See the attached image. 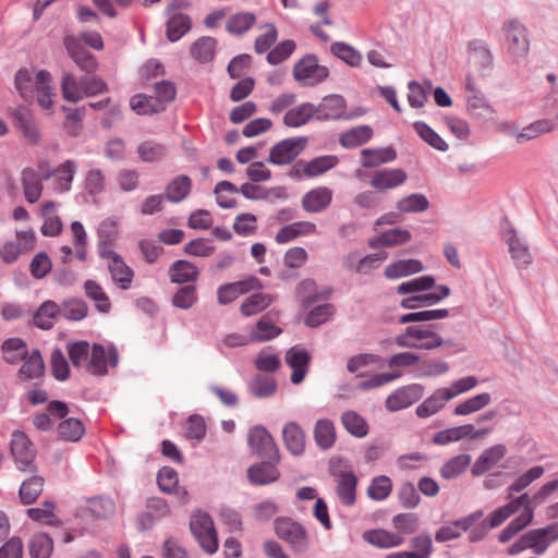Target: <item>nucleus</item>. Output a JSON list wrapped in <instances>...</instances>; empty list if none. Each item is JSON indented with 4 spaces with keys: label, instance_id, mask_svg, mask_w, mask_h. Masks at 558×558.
<instances>
[{
    "label": "nucleus",
    "instance_id": "obj_32",
    "mask_svg": "<svg viewBox=\"0 0 558 558\" xmlns=\"http://www.w3.org/2000/svg\"><path fill=\"white\" fill-rule=\"evenodd\" d=\"M171 282L182 284L186 282H195L198 279V268L189 260H175L168 270Z\"/></svg>",
    "mask_w": 558,
    "mask_h": 558
},
{
    "label": "nucleus",
    "instance_id": "obj_7",
    "mask_svg": "<svg viewBox=\"0 0 558 558\" xmlns=\"http://www.w3.org/2000/svg\"><path fill=\"white\" fill-rule=\"evenodd\" d=\"M247 441L251 450L258 457L279 462V450L274 438L264 426L256 425L252 427L247 434Z\"/></svg>",
    "mask_w": 558,
    "mask_h": 558
},
{
    "label": "nucleus",
    "instance_id": "obj_23",
    "mask_svg": "<svg viewBox=\"0 0 558 558\" xmlns=\"http://www.w3.org/2000/svg\"><path fill=\"white\" fill-rule=\"evenodd\" d=\"M35 93L37 95V102L43 109L51 110L53 108L56 93L52 86L51 74L48 71L40 70L37 72L34 87Z\"/></svg>",
    "mask_w": 558,
    "mask_h": 558
},
{
    "label": "nucleus",
    "instance_id": "obj_12",
    "mask_svg": "<svg viewBox=\"0 0 558 558\" xmlns=\"http://www.w3.org/2000/svg\"><path fill=\"white\" fill-rule=\"evenodd\" d=\"M306 143L305 137L282 140L270 149L268 161L274 165H287L304 150Z\"/></svg>",
    "mask_w": 558,
    "mask_h": 558
},
{
    "label": "nucleus",
    "instance_id": "obj_61",
    "mask_svg": "<svg viewBox=\"0 0 558 558\" xmlns=\"http://www.w3.org/2000/svg\"><path fill=\"white\" fill-rule=\"evenodd\" d=\"M429 207V202L424 194L413 193L398 201L396 208L402 214L423 213Z\"/></svg>",
    "mask_w": 558,
    "mask_h": 558
},
{
    "label": "nucleus",
    "instance_id": "obj_3",
    "mask_svg": "<svg viewBox=\"0 0 558 558\" xmlns=\"http://www.w3.org/2000/svg\"><path fill=\"white\" fill-rule=\"evenodd\" d=\"M190 529L199 546L208 554L218 549V538L210 515L204 511H196L190 520Z\"/></svg>",
    "mask_w": 558,
    "mask_h": 558
},
{
    "label": "nucleus",
    "instance_id": "obj_43",
    "mask_svg": "<svg viewBox=\"0 0 558 558\" xmlns=\"http://www.w3.org/2000/svg\"><path fill=\"white\" fill-rule=\"evenodd\" d=\"M86 296L95 304L99 313L107 314L111 310V302L102 287L95 280L88 279L84 282Z\"/></svg>",
    "mask_w": 558,
    "mask_h": 558
},
{
    "label": "nucleus",
    "instance_id": "obj_22",
    "mask_svg": "<svg viewBox=\"0 0 558 558\" xmlns=\"http://www.w3.org/2000/svg\"><path fill=\"white\" fill-rule=\"evenodd\" d=\"M407 179V172L400 168L383 169L374 173L371 186L378 192H385L402 185Z\"/></svg>",
    "mask_w": 558,
    "mask_h": 558
},
{
    "label": "nucleus",
    "instance_id": "obj_38",
    "mask_svg": "<svg viewBox=\"0 0 558 558\" xmlns=\"http://www.w3.org/2000/svg\"><path fill=\"white\" fill-rule=\"evenodd\" d=\"M247 390L255 398H269L277 391V381L272 376L256 374L248 380Z\"/></svg>",
    "mask_w": 558,
    "mask_h": 558
},
{
    "label": "nucleus",
    "instance_id": "obj_19",
    "mask_svg": "<svg viewBox=\"0 0 558 558\" xmlns=\"http://www.w3.org/2000/svg\"><path fill=\"white\" fill-rule=\"evenodd\" d=\"M507 454L504 444H496L483 450L471 468L473 476H481L494 469Z\"/></svg>",
    "mask_w": 558,
    "mask_h": 558
},
{
    "label": "nucleus",
    "instance_id": "obj_52",
    "mask_svg": "<svg viewBox=\"0 0 558 558\" xmlns=\"http://www.w3.org/2000/svg\"><path fill=\"white\" fill-rule=\"evenodd\" d=\"M313 118L315 119L314 105L311 102H304L288 110L283 117V122L287 126L299 128L307 123Z\"/></svg>",
    "mask_w": 558,
    "mask_h": 558
},
{
    "label": "nucleus",
    "instance_id": "obj_54",
    "mask_svg": "<svg viewBox=\"0 0 558 558\" xmlns=\"http://www.w3.org/2000/svg\"><path fill=\"white\" fill-rule=\"evenodd\" d=\"M341 424L344 429L356 438H363L368 434V424L365 418L355 411H345L341 415Z\"/></svg>",
    "mask_w": 558,
    "mask_h": 558
},
{
    "label": "nucleus",
    "instance_id": "obj_41",
    "mask_svg": "<svg viewBox=\"0 0 558 558\" xmlns=\"http://www.w3.org/2000/svg\"><path fill=\"white\" fill-rule=\"evenodd\" d=\"M466 111L472 117L486 118L496 113L495 108L490 105L488 99L482 92H474L466 94Z\"/></svg>",
    "mask_w": 558,
    "mask_h": 558
},
{
    "label": "nucleus",
    "instance_id": "obj_4",
    "mask_svg": "<svg viewBox=\"0 0 558 558\" xmlns=\"http://www.w3.org/2000/svg\"><path fill=\"white\" fill-rule=\"evenodd\" d=\"M342 460H331L329 472L336 478V493L344 506H353L356 500L357 476L347 469H341Z\"/></svg>",
    "mask_w": 558,
    "mask_h": 558
},
{
    "label": "nucleus",
    "instance_id": "obj_20",
    "mask_svg": "<svg viewBox=\"0 0 558 558\" xmlns=\"http://www.w3.org/2000/svg\"><path fill=\"white\" fill-rule=\"evenodd\" d=\"M311 356L306 350L299 345L290 348L286 353V363L292 368L291 381L301 384L308 371Z\"/></svg>",
    "mask_w": 558,
    "mask_h": 558
},
{
    "label": "nucleus",
    "instance_id": "obj_36",
    "mask_svg": "<svg viewBox=\"0 0 558 558\" xmlns=\"http://www.w3.org/2000/svg\"><path fill=\"white\" fill-rule=\"evenodd\" d=\"M363 539L378 548H392L403 543L401 535L381 529L365 531Z\"/></svg>",
    "mask_w": 558,
    "mask_h": 558
},
{
    "label": "nucleus",
    "instance_id": "obj_46",
    "mask_svg": "<svg viewBox=\"0 0 558 558\" xmlns=\"http://www.w3.org/2000/svg\"><path fill=\"white\" fill-rule=\"evenodd\" d=\"M545 469L542 465H534L519 475L508 487L507 497L512 499L514 494L523 492L533 482L537 481L544 475Z\"/></svg>",
    "mask_w": 558,
    "mask_h": 558
},
{
    "label": "nucleus",
    "instance_id": "obj_14",
    "mask_svg": "<svg viewBox=\"0 0 558 558\" xmlns=\"http://www.w3.org/2000/svg\"><path fill=\"white\" fill-rule=\"evenodd\" d=\"M484 512L476 510L463 518L449 522L436 531L435 539L438 543H445L459 538L463 532H466L475 522L482 519Z\"/></svg>",
    "mask_w": 558,
    "mask_h": 558
},
{
    "label": "nucleus",
    "instance_id": "obj_1",
    "mask_svg": "<svg viewBox=\"0 0 558 558\" xmlns=\"http://www.w3.org/2000/svg\"><path fill=\"white\" fill-rule=\"evenodd\" d=\"M437 325H412L404 329L403 332L397 335L393 342L403 349L415 350H435L440 347L450 344V340H445L435 328Z\"/></svg>",
    "mask_w": 558,
    "mask_h": 558
},
{
    "label": "nucleus",
    "instance_id": "obj_63",
    "mask_svg": "<svg viewBox=\"0 0 558 558\" xmlns=\"http://www.w3.org/2000/svg\"><path fill=\"white\" fill-rule=\"evenodd\" d=\"M191 28V20L182 13H173L167 23V36L170 41L179 40Z\"/></svg>",
    "mask_w": 558,
    "mask_h": 558
},
{
    "label": "nucleus",
    "instance_id": "obj_30",
    "mask_svg": "<svg viewBox=\"0 0 558 558\" xmlns=\"http://www.w3.org/2000/svg\"><path fill=\"white\" fill-rule=\"evenodd\" d=\"M276 313L268 312L256 323L252 330V339L255 342H265L278 337L282 330L275 325Z\"/></svg>",
    "mask_w": 558,
    "mask_h": 558
},
{
    "label": "nucleus",
    "instance_id": "obj_35",
    "mask_svg": "<svg viewBox=\"0 0 558 558\" xmlns=\"http://www.w3.org/2000/svg\"><path fill=\"white\" fill-rule=\"evenodd\" d=\"M361 165L364 168H375L393 161L397 158V153L392 147L365 148L361 150Z\"/></svg>",
    "mask_w": 558,
    "mask_h": 558
},
{
    "label": "nucleus",
    "instance_id": "obj_59",
    "mask_svg": "<svg viewBox=\"0 0 558 558\" xmlns=\"http://www.w3.org/2000/svg\"><path fill=\"white\" fill-rule=\"evenodd\" d=\"M31 558H49L53 550V542L46 533L35 534L28 544Z\"/></svg>",
    "mask_w": 558,
    "mask_h": 558
},
{
    "label": "nucleus",
    "instance_id": "obj_2",
    "mask_svg": "<svg viewBox=\"0 0 558 558\" xmlns=\"http://www.w3.org/2000/svg\"><path fill=\"white\" fill-rule=\"evenodd\" d=\"M501 32L507 52L515 63L525 60L530 52L529 31L525 25L517 20H507L501 25Z\"/></svg>",
    "mask_w": 558,
    "mask_h": 558
},
{
    "label": "nucleus",
    "instance_id": "obj_37",
    "mask_svg": "<svg viewBox=\"0 0 558 558\" xmlns=\"http://www.w3.org/2000/svg\"><path fill=\"white\" fill-rule=\"evenodd\" d=\"M316 225L310 221H298L282 227L276 234L278 243H288L298 236L316 233Z\"/></svg>",
    "mask_w": 558,
    "mask_h": 558
},
{
    "label": "nucleus",
    "instance_id": "obj_58",
    "mask_svg": "<svg viewBox=\"0 0 558 558\" xmlns=\"http://www.w3.org/2000/svg\"><path fill=\"white\" fill-rule=\"evenodd\" d=\"M435 286V278L426 275L414 278L412 280L400 283L397 287V293L404 294H421L422 292L433 289Z\"/></svg>",
    "mask_w": 558,
    "mask_h": 558
},
{
    "label": "nucleus",
    "instance_id": "obj_60",
    "mask_svg": "<svg viewBox=\"0 0 558 558\" xmlns=\"http://www.w3.org/2000/svg\"><path fill=\"white\" fill-rule=\"evenodd\" d=\"M216 45L217 41L214 37H201L192 45L191 53L194 59L202 63L209 62L215 56Z\"/></svg>",
    "mask_w": 558,
    "mask_h": 558
},
{
    "label": "nucleus",
    "instance_id": "obj_57",
    "mask_svg": "<svg viewBox=\"0 0 558 558\" xmlns=\"http://www.w3.org/2000/svg\"><path fill=\"white\" fill-rule=\"evenodd\" d=\"M492 402V396L488 392H482L473 396L456 405L453 413L456 415H470L481 411Z\"/></svg>",
    "mask_w": 558,
    "mask_h": 558
},
{
    "label": "nucleus",
    "instance_id": "obj_51",
    "mask_svg": "<svg viewBox=\"0 0 558 558\" xmlns=\"http://www.w3.org/2000/svg\"><path fill=\"white\" fill-rule=\"evenodd\" d=\"M471 461L472 458L469 453L457 454L441 465L439 473L445 480L456 478L470 466Z\"/></svg>",
    "mask_w": 558,
    "mask_h": 558
},
{
    "label": "nucleus",
    "instance_id": "obj_56",
    "mask_svg": "<svg viewBox=\"0 0 558 558\" xmlns=\"http://www.w3.org/2000/svg\"><path fill=\"white\" fill-rule=\"evenodd\" d=\"M191 187L192 182L187 175H178L167 185L166 197L169 202L180 203L190 194Z\"/></svg>",
    "mask_w": 558,
    "mask_h": 558
},
{
    "label": "nucleus",
    "instance_id": "obj_34",
    "mask_svg": "<svg viewBox=\"0 0 558 558\" xmlns=\"http://www.w3.org/2000/svg\"><path fill=\"white\" fill-rule=\"evenodd\" d=\"M286 448L293 456H301L305 450V435L294 422L287 423L282 429Z\"/></svg>",
    "mask_w": 558,
    "mask_h": 558
},
{
    "label": "nucleus",
    "instance_id": "obj_25",
    "mask_svg": "<svg viewBox=\"0 0 558 558\" xmlns=\"http://www.w3.org/2000/svg\"><path fill=\"white\" fill-rule=\"evenodd\" d=\"M277 463L278 462L266 460L251 465L247 469L250 482L254 485H267L276 482L280 476L279 470L276 466Z\"/></svg>",
    "mask_w": 558,
    "mask_h": 558
},
{
    "label": "nucleus",
    "instance_id": "obj_62",
    "mask_svg": "<svg viewBox=\"0 0 558 558\" xmlns=\"http://www.w3.org/2000/svg\"><path fill=\"white\" fill-rule=\"evenodd\" d=\"M68 354L74 367H84L86 369L92 347L87 341L69 342L66 345Z\"/></svg>",
    "mask_w": 558,
    "mask_h": 558
},
{
    "label": "nucleus",
    "instance_id": "obj_39",
    "mask_svg": "<svg viewBox=\"0 0 558 558\" xmlns=\"http://www.w3.org/2000/svg\"><path fill=\"white\" fill-rule=\"evenodd\" d=\"M469 52L470 59L482 72L492 69L494 56L485 41L480 39L472 40L469 44Z\"/></svg>",
    "mask_w": 558,
    "mask_h": 558
},
{
    "label": "nucleus",
    "instance_id": "obj_40",
    "mask_svg": "<svg viewBox=\"0 0 558 558\" xmlns=\"http://www.w3.org/2000/svg\"><path fill=\"white\" fill-rule=\"evenodd\" d=\"M450 401L442 388L436 389L428 398L417 405L415 413L421 418H427L441 411Z\"/></svg>",
    "mask_w": 558,
    "mask_h": 558
},
{
    "label": "nucleus",
    "instance_id": "obj_6",
    "mask_svg": "<svg viewBox=\"0 0 558 558\" xmlns=\"http://www.w3.org/2000/svg\"><path fill=\"white\" fill-rule=\"evenodd\" d=\"M275 531L277 536L288 543L295 553L302 554L307 549V532L300 523L289 518H279L275 521Z\"/></svg>",
    "mask_w": 558,
    "mask_h": 558
},
{
    "label": "nucleus",
    "instance_id": "obj_33",
    "mask_svg": "<svg viewBox=\"0 0 558 558\" xmlns=\"http://www.w3.org/2000/svg\"><path fill=\"white\" fill-rule=\"evenodd\" d=\"M69 413L66 403L62 401H51L47 407V413H38L33 418V424L38 430L47 432L52 428L50 416L63 418Z\"/></svg>",
    "mask_w": 558,
    "mask_h": 558
},
{
    "label": "nucleus",
    "instance_id": "obj_8",
    "mask_svg": "<svg viewBox=\"0 0 558 558\" xmlns=\"http://www.w3.org/2000/svg\"><path fill=\"white\" fill-rule=\"evenodd\" d=\"M119 363V353L114 347L105 348L101 344L94 343L86 372L94 376H105L109 367H117Z\"/></svg>",
    "mask_w": 558,
    "mask_h": 558
},
{
    "label": "nucleus",
    "instance_id": "obj_64",
    "mask_svg": "<svg viewBox=\"0 0 558 558\" xmlns=\"http://www.w3.org/2000/svg\"><path fill=\"white\" fill-rule=\"evenodd\" d=\"M4 360L10 364H16L28 353L26 343L20 338H10L2 343Z\"/></svg>",
    "mask_w": 558,
    "mask_h": 558
},
{
    "label": "nucleus",
    "instance_id": "obj_11",
    "mask_svg": "<svg viewBox=\"0 0 558 558\" xmlns=\"http://www.w3.org/2000/svg\"><path fill=\"white\" fill-rule=\"evenodd\" d=\"M11 453L19 470L33 471L35 448L24 432L15 430L12 433Z\"/></svg>",
    "mask_w": 558,
    "mask_h": 558
},
{
    "label": "nucleus",
    "instance_id": "obj_27",
    "mask_svg": "<svg viewBox=\"0 0 558 558\" xmlns=\"http://www.w3.org/2000/svg\"><path fill=\"white\" fill-rule=\"evenodd\" d=\"M21 185L25 199L29 204H35L40 198L44 185L35 169L26 168L21 172Z\"/></svg>",
    "mask_w": 558,
    "mask_h": 558
},
{
    "label": "nucleus",
    "instance_id": "obj_50",
    "mask_svg": "<svg viewBox=\"0 0 558 558\" xmlns=\"http://www.w3.org/2000/svg\"><path fill=\"white\" fill-rule=\"evenodd\" d=\"M275 300L276 298L272 294L260 292L253 293L243 301L240 310L244 316H253L263 312L271 305Z\"/></svg>",
    "mask_w": 558,
    "mask_h": 558
},
{
    "label": "nucleus",
    "instance_id": "obj_21",
    "mask_svg": "<svg viewBox=\"0 0 558 558\" xmlns=\"http://www.w3.org/2000/svg\"><path fill=\"white\" fill-rule=\"evenodd\" d=\"M338 157L333 155H325L313 158L310 161H298L293 170L296 174H303L307 178H314L324 174L328 170L335 168L338 163Z\"/></svg>",
    "mask_w": 558,
    "mask_h": 558
},
{
    "label": "nucleus",
    "instance_id": "obj_10",
    "mask_svg": "<svg viewBox=\"0 0 558 558\" xmlns=\"http://www.w3.org/2000/svg\"><path fill=\"white\" fill-rule=\"evenodd\" d=\"M425 392L421 384H410L393 390L386 399L385 407L389 412H398L417 402Z\"/></svg>",
    "mask_w": 558,
    "mask_h": 558
},
{
    "label": "nucleus",
    "instance_id": "obj_24",
    "mask_svg": "<svg viewBox=\"0 0 558 558\" xmlns=\"http://www.w3.org/2000/svg\"><path fill=\"white\" fill-rule=\"evenodd\" d=\"M332 201V191L327 186H318L308 191L302 198V206L307 213H320Z\"/></svg>",
    "mask_w": 558,
    "mask_h": 558
},
{
    "label": "nucleus",
    "instance_id": "obj_17",
    "mask_svg": "<svg viewBox=\"0 0 558 558\" xmlns=\"http://www.w3.org/2000/svg\"><path fill=\"white\" fill-rule=\"evenodd\" d=\"M525 538L530 542V549L534 554L543 555L554 542L558 541V522L531 530L525 533Z\"/></svg>",
    "mask_w": 558,
    "mask_h": 558
},
{
    "label": "nucleus",
    "instance_id": "obj_44",
    "mask_svg": "<svg viewBox=\"0 0 558 558\" xmlns=\"http://www.w3.org/2000/svg\"><path fill=\"white\" fill-rule=\"evenodd\" d=\"M60 316V305L53 301L44 302L34 314V324L40 329H50Z\"/></svg>",
    "mask_w": 558,
    "mask_h": 558
},
{
    "label": "nucleus",
    "instance_id": "obj_5",
    "mask_svg": "<svg viewBox=\"0 0 558 558\" xmlns=\"http://www.w3.org/2000/svg\"><path fill=\"white\" fill-rule=\"evenodd\" d=\"M329 75L327 66L319 64L315 54H306L293 68V77L304 86H315L323 83Z\"/></svg>",
    "mask_w": 558,
    "mask_h": 558
},
{
    "label": "nucleus",
    "instance_id": "obj_42",
    "mask_svg": "<svg viewBox=\"0 0 558 558\" xmlns=\"http://www.w3.org/2000/svg\"><path fill=\"white\" fill-rule=\"evenodd\" d=\"M423 269L424 267L418 259H400L385 268V276L389 279H397L421 272Z\"/></svg>",
    "mask_w": 558,
    "mask_h": 558
},
{
    "label": "nucleus",
    "instance_id": "obj_28",
    "mask_svg": "<svg viewBox=\"0 0 558 558\" xmlns=\"http://www.w3.org/2000/svg\"><path fill=\"white\" fill-rule=\"evenodd\" d=\"M19 377L23 380L38 379L44 375L45 363L39 350L34 349L23 357Z\"/></svg>",
    "mask_w": 558,
    "mask_h": 558
},
{
    "label": "nucleus",
    "instance_id": "obj_29",
    "mask_svg": "<svg viewBox=\"0 0 558 558\" xmlns=\"http://www.w3.org/2000/svg\"><path fill=\"white\" fill-rule=\"evenodd\" d=\"M58 204L48 201L41 205V218L44 219V223L41 226V233L45 236H57L62 231V221L60 217L57 215Z\"/></svg>",
    "mask_w": 558,
    "mask_h": 558
},
{
    "label": "nucleus",
    "instance_id": "obj_49",
    "mask_svg": "<svg viewBox=\"0 0 558 558\" xmlns=\"http://www.w3.org/2000/svg\"><path fill=\"white\" fill-rule=\"evenodd\" d=\"M556 123L551 120H536L520 130V134L517 136V143L523 144L538 137L542 134L550 133L556 129Z\"/></svg>",
    "mask_w": 558,
    "mask_h": 558
},
{
    "label": "nucleus",
    "instance_id": "obj_15",
    "mask_svg": "<svg viewBox=\"0 0 558 558\" xmlns=\"http://www.w3.org/2000/svg\"><path fill=\"white\" fill-rule=\"evenodd\" d=\"M505 242L512 260L518 267H527L532 264V255L529 244L524 238L518 234L514 228L509 227L505 230Z\"/></svg>",
    "mask_w": 558,
    "mask_h": 558
},
{
    "label": "nucleus",
    "instance_id": "obj_55",
    "mask_svg": "<svg viewBox=\"0 0 558 558\" xmlns=\"http://www.w3.org/2000/svg\"><path fill=\"white\" fill-rule=\"evenodd\" d=\"M331 289L317 291V284L313 279H305L298 286V294L302 298L304 305L308 306L318 300H327L331 295Z\"/></svg>",
    "mask_w": 558,
    "mask_h": 558
},
{
    "label": "nucleus",
    "instance_id": "obj_53",
    "mask_svg": "<svg viewBox=\"0 0 558 558\" xmlns=\"http://www.w3.org/2000/svg\"><path fill=\"white\" fill-rule=\"evenodd\" d=\"M534 519V509H527V511H522L520 515L513 519L500 533L498 536V541L500 543L509 542L514 535L519 532L523 531L527 525L533 522Z\"/></svg>",
    "mask_w": 558,
    "mask_h": 558
},
{
    "label": "nucleus",
    "instance_id": "obj_16",
    "mask_svg": "<svg viewBox=\"0 0 558 558\" xmlns=\"http://www.w3.org/2000/svg\"><path fill=\"white\" fill-rule=\"evenodd\" d=\"M521 508L523 511H527V509H534L532 506L531 495L529 493H523L520 496L512 498L508 504L493 511L488 520L489 527H498Z\"/></svg>",
    "mask_w": 558,
    "mask_h": 558
},
{
    "label": "nucleus",
    "instance_id": "obj_9",
    "mask_svg": "<svg viewBox=\"0 0 558 558\" xmlns=\"http://www.w3.org/2000/svg\"><path fill=\"white\" fill-rule=\"evenodd\" d=\"M107 262V269L111 280L122 290H129L132 286L134 271L126 265L123 257L116 251H101L99 255Z\"/></svg>",
    "mask_w": 558,
    "mask_h": 558
},
{
    "label": "nucleus",
    "instance_id": "obj_47",
    "mask_svg": "<svg viewBox=\"0 0 558 558\" xmlns=\"http://www.w3.org/2000/svg\"><path fill=\"white\" fill-rule=\"evenodd\" d=\"M314 439L320 449L331 448L336 441V429L332 421L328 418L318 420L314 427Z\"/></svg>",
    "mask_w": 558,
    "mask_h": 558
},
{
    "label": "nucleus",
    "instance_id": "obj_48",
    "mask_svg": "<svg viewBox=\"0 0 558 558\" xmlns=\"http://www.w3.org/2000/svg\"><path fill=\"white\" fill-rule=\"evenodd\" d=\"M373 136V129L368 125H359L342 133L339 143L344 148H354L367 143Z\"/></svg>",
    "mask_w": 558,
    "mask_h": 558
},
{
    "label": "nucleus",
    "instance_id": "obj_26",
    "mask_svg": "<svg viewBox=\"0 0 558 558\" xmlns=\"http://www.w3.org/2000/svg\"><path fill=\"white\" fill-rule=\"evenodd\" d=\"M412 235L407 229L395 228L385 231L376 236L368 239L367 244L371 248L376 250L379 247H393L408 243Z\"/></svg>",
    "mask_w": 558,
    "mask_h": 558
},
{
    "label": "nucleus",
    "instance_id": "obj_45",
    "mask_svg": "<svg viewBox=\"0 0 558 558\" xmlns=\"http://www.w3.org/2000/svg\"><path fill=\"white\" fill-rule=\"evenodd\" d=\"M14 119L19 129L29 142L36 143L39 140V130L28 109L23 107L19 108L14 113Z\"/></svg>",
    "mask_w": 558,
    "mask_h": 558
},
{
    "label": "nucleus",
    "instance_id": "obj_18",
    "mask_svg": "<svg viewBox=\"0 0 558 558\" xmlns=\"http://www.w3.org/2000/svg\"><path fill=\"white\" fill-rule=\"evenodd\" d=\"M344 113L345 100L340 95H328L317 106L314 105V116L319 121L349 119Z\"/></svg>",
    "mask_w": 558,
    "mask_h": 558
},
{
    "label": "nucleus",
    "instance_id": "obj_31",
    "mask_svg": "<svg viewBox=\"0 0 558 558\" xmlns=\"http://www.w3.org/2000/svg\"><path fill=\"white\" fill-rule=\"evenodd\" d=\"M98 243L97 251L98 255H101V251H114L113 244L119 235L118 221L113 218L104 219L97 229Z\"/></svg>",
    "mask_w": 558,
    "mask_h": 558
},
{
    "label": "nucleus",
    "instance_id": "obj_13",
    "mask_svg": "<svg viewBox=\"0 0 558 558\" xmlns=\"http://www.w3.org/2000/svg\"><path fill=\"white\" fill-rule=\"evenodd\" d=\"M263 284L256 277H248L240 281L222 284L218 288L217 300L221 305H227L236 300L240 295L252 290L262 289Z\"/></svg>",
    "mask_w": 558,
    "mask_h": 558
}]
</instances>
